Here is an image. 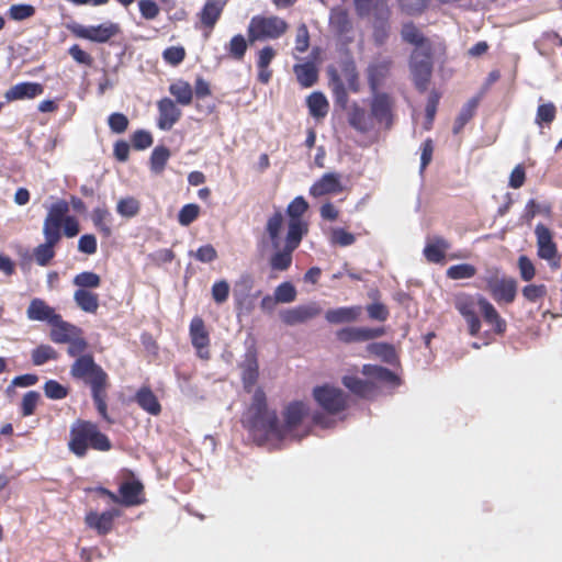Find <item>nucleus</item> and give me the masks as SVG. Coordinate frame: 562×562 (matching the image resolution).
I'll return each instance as SVG.
<instances>
[{
	"label": "nucleus",
	"instance_id": "nucleus-36",
	"mask_svg": "<svg viewBox=\"0 0 562 562\" xmlns=\"http://www.w3.org/2000/svg\"><path fill=\"white\" fill-rule=\"evenodd\" d=\"M306 104L310 114L315 119L325 117L329 110V103L326 97L319 91L311 93L306 99Z\"/></svg>",
	"mask_w": 562,
	"mask_h": 562
},
{
	"label": "nucleus",
	"instance_id": "nucleus-20",
	"mask_svg": "<svg viewBox=\"0 0 562 562\" xmlns=\"http://www.w3.org/2000/svg\"><path fill=\"white\" fill-rule=\"evenodd\" d=\"M342 190L341 175L327 172L311 186L310 194L319 198L327 194H339Z\"/></svg>",
	"mask_w": 562,
	"mask_h": 562
},
{
	"label": "nucleus",
	"instance_id": "nucleus-8",
	"mask_svg": "<svg viewBox=\"0 0 562 562\" xmlns=\"http://www.w3.org/2000/svg\"><path fill=\"white\" fill-rule=\"evenodd\" d=\"M434 48H414L409 58V68L416 89L425 92L428 88L434 67Z\"/></svg>",
	"mask_w": 562,
	"mask_h": 562
},
{
	"label": "nucleus",
	"instance_id": "nucleus-18",
	"mask_svg": "<svg viewBox=\"0 0 562 562\" xmlns=\"http://www.w3.org/2000/svg\"><path fill=\"white\" fill-rule=\"evenodd\" d=\"M157 126L161 131H169L180 120L182 112L170 98H162L157 102Z\"/></svg>",
	"mask_w": 562,
	"mask_h": 562
},
{
	"label": "nucleus",
	"instance_id": "nucleus-49",
	"mask_svg": "<svg viewBox=\"0 0 562 562\" xmlns=\"http://www.w3.org/2000/svg\"><path fill=\"white\" fill-rule=\"evenodd\" d=\"M279 303H291L296 299V289L291 282H282L274 290Z\"/></svg>",
	"mask_w": 562,
	"mask_h": 562
},
{
	"label": "nucleus",
	"instance_id": "nucleus-33",
	"mask_svg": "<svg viewBox=\"0 0 562 562\" xmlns=\"http://www.w3.org/2000/svg\"><path fill=\"white\" fill-rule=\"evenodd\" d=\"M135 402L151 415L156 416L161 412V405L149 386L144 385L136 392Z\"/></svg>",
	"mask_w": 562,
	"mask_h": 562
},
{
	"label": "nucleus",
	"instance_id": "nucleus-64",
	"mask_svg": "<svg viewBox=\"0 0 562 562\" xmlns=\"http://www.w3.org/2000/svg\"><path fill=\"white\" fill-rule=\"evenodd\" d=\"M139 12L146 20H154L158 16L160 9L153 0H140L138 2Z\"/></svg>",
	"mask_w": 562,
	"mask_h": 562
},
{
	"label": "nucleus",
	"instance_id": "nucleus-6",
	"mask_svg": "<svg viewBox=\"0 0 562 562\" xmlns=\"http://www.w3.org/2000/svg\"><path fill=\"white\" fill-rule=\"evenodd\" d=\"M68 447L78 457H83L88 448L105 451V435L91 422L78 419L70 427Z\"/></svg>",
	"mask_w": 562,
	"mask_h": 562
},
{
	"label": "nucleus",
	"instance_id": "nucleus-5",
	"mask_svg": "<svg viewBox=\"0 0 562 562\" xmlns=\"http://www.w3.org/2000/svg\"><path fill=\"white\" fill-rule=\"evenodd\" d=\"M326 72L328 76V86L331 90L335 103L341 109H346L348 103V92L342 77L348 83L350 90L353 92L359 90V75L353 59L345 58L338 63V66L329 65Z\"/></svg>",
	"mask_w": 562,
	"mask_h": 562
},
{
	"label": "nucleus",
	"instance_id": "nucleus-53",
	"mask_svg": "<svg viewBox=\"0 0 562 562\" xmlns=\"http://www.w3.org/2000/svg\"><path fill=\"white\" fill-rule=\"evenodd\" d=\"M557 116L555 105L551 102L540 104L537 109L536 123L538 125L551 124Z\"/></svg>",
	"mask_w": 562,
	"mask_h": 562
},
{
	"label": "nucleus",
	"instance_id": "nucleus-56",
	"mask_svg": "<svg viewBox=\"0 0 562 562\" xmlns=\"http://www.w3.org/2000/svg\"><path fill=\"white\" fill-rule=\"evenodd\" d=\"M108 125L113 133L122 134L128 128L130 121L125 114L115 112L108 117Z\"/></svg>",
	"mask_w": 562,
	"mask_h": 562
},
{
	"label": "nucleus",
	"instance_id": "nucleus-22",
	"mask_svg": "<svg viewBox=\"0 0 562 562\" xmlns=\"http://www.w3.org/2000/svg\"><path fill=\"white\" fill-rule=\"evenodd\" d=\"M358 16L366 18L373 14L375 20L383 23L389 21L391 11L385 0H353Z\"/></svg>",
	"mask_w": 562,
	"mask_h": 562
},
{
	"label": "nucleus",
	"instance_id": "nucleus-2",
	"mask_svg": "<svg viewBox=\"0 0 562 562\" xmlns=\"http://www.w3.org/2000/svg\"><path fill=\"white\" fill-rule=\"evenodd\" d=\"M308 210V203L303 196L294 198L286 206L289 217L284 245L281 248V233L284 226V214L278 209L268 218L265 225L267 236L273 252L269 258V267L272 271H286L293 261V252L301 245L302 239L308 233V224L303 218Z\"/></svg>",
	"mask_w": 562,
	"mask_h": 562
},
{
	"label": "nucleus",
	"instance_id": "nucleus-34",
	"mask_svg": "<svg viewBox=\"0 0 562 562\" xmlns=\"http://www.w3.org/2000/svg\"><path fill=\"white\" fill-rule=\"evenodd\" d=\"M293 71L295 74L297 82L303 88H310L317 82L318 70L316 66L311 61L294 65Z\"/></svg>",
	"mask_w": 562,
	"mask_h": 562
},
{
	"label": "nucleus",
	"instance_id": "nucleus-39",
	"mask_svg": "<svg viewBox=\"0 0 562 562\" xmlns=\"http://www.w3.org/2000/svg\"><path fill=\"white\" fill-rule=\"evenodd\" d=\"M74 300L87 313H94L99 307L98 295L89 290L78 289L74 294Z\"/></svg>",
	"mask_w": 562,
	"mask_h": 562
},
{
	"label": "nucleus",
	"instance_id": "nucleus-54",
	"mask_svg": "<svg viewBox=\"0 0 562 562\" xmlns=\"http://www.w3.org/2000/svg\"><path fill=\"white\" fill-rule=\"evenodd\" d=\"M100 283L101 278L98 274L89 271L81 272L74 278V284L85 290L97 288L100 285Z\"/></svg>",
	"mask_w": 562,
	"mask_h": 562
},
{
	"label": "nucleus",
	"instance_id": "nucleus-44",
	"mask_svg": "<svg viewBox=\"0 0 562 562\" xmlns=\"http://www.w3.org/2000/svg\"><path fill=\"white\" fill-rule=\"evenodd\" d=\"M248 44L241 34L234 35L226 45V52L235 60H243L247 52Z\"/></svg>",
	"mask_w": 562,
	"mask_h": 562
},
{
	"label": "nucleus",
	"instance_id": "nucleus-55",
	"mask_svg": "<svg viewBox=\"0 0 562 562\" xmlns=\"http://www.w3.org/2000/svg\"><path fill=\"white\" fill-rule=\"evenodd\" d=\"M186 55L183 46H170L162 52L164 60L171 66L180 65L184 60Z\"/></svg>",
	"mask_w": 562,
	"mask_h": 562
},
{
	"label": "nucleus",
	"instance_id": "nucleus-41",
	"mask_svg": "<svg viewBox=\"0 0 562 562\" xmlns=\"http://www.w3.org/2000/svg\"><path fill=\"white\" fill-rule=\"evenodd\" d=\"M71 30L72 33L80 38H87L100 43L105 42V27H103V25L83 26L77 24L72 26Z\"/></svg>",
	"mask_w": 562,
	"mask_h": 562
},
{
	"label": "nucleus",
	"instance_id": "nucleus-25",
	"mask_svg": "<svg viewBox=\"0 0 562 562\" xmlns=\"http://www.w3.org/2000/svg\"><path fill=\"white\" fill-rule=\"evenodd\" d=\"M393 66L391 58L373 61L367 69L368 85L371 92L379 91L384 80L389 77Z\"/></svg>",
	"mask_w": 562,
	"mask_h": 562
},
{
	"label": "nucleus",
	"instance_id": "nucleus-30",
	"mask_svg": "<svg viewBox=\"0 0 562 562\" xmlns=\"http://www.w3.org/2000/svg\"><path fill=\"white\" fill-rule=\"evenodd\" d=\"M449 249L450 244L448 240H446L443 237L435 236L426 244L423 252L427 261L432 263H440L445 260L446 252Z\"/></svg>",
	"mask_w": 562,
	"mask_h": 562
},
{
	"label": "nucleus",
	"instance_id": "nucleus-17",
	"mask_svg": "<svg viewBox=\"0 0 562 562\" xmlns=\"http://www.w3.org/2000/svg\"><path fill=\"white\" fill-rule=\"evenodd\" d=\"M384 335V327H344L336 331L337 339L344 344L369 341Z\"/></svg>",
	"mask_w": 562,
	"mask_h": 562
},
{
	"label": "nucleus",
	"instance_id": "nucleus-27",
	"mask_svg": "<svg viewBox=\"0 0 562 562\" xmlns=\"http://www.w3.org/2000/svg\"><path fill=\"white\" fill-rule=\"evenodd\" d=\"M44 92V88L41 83L37 82H21L12 86L4 93V99L7 102L23 100V99H33L37 95H41Z\"/></svg>",
	"mask_w": 562,
	"mask_h": 562
},
{
	"label": "nucleus",
	"instance_id": "nucleus-51",
	"mask_svg": "<svg viewBox=\"0 0 562 562\" xmlns=\"http://www.w3.org/2000/svg\"><path fill=\"white\" fill-rule=\"evenodd\" d=\"M517 267L522 281L529 282L536 277V267L528 256H519L517 260Z\"/></svg>",
	"mask_w": 562,
	"mask_h": 562
},
{
	"label": "nucleus",
	"instance_id": "nucleus-61",
	"mask_svg": "<svg viewBox=\"0 0 562 562\" xmlns=\"http://www.w3.org/2000/svg\"><path fill=\"white\" fill-rule=\"evenodd\" d=\"M402 10L408 15L420 14L427 8V0H398Z\"/></svg>",
	"mask_w": 562,
	"mask_h": 562
},
{
	"label": "nucleus",
	"instance_id": "nucleus-28",
	"mask_svg": "<svg viewBox=\"0 0 562 562\" xmlns=\"http://www.w3.org/2000/svg\"><path fill=\"white\" fill-rule=\"evenodd\" d=\"M361 313L362 307L359 305L342 306L326 311L325 319L330 324L352 323L360 317Z\"/></svg>",
	"mask_w": 562,
	"mask_h": 562
},
{
	"label": "nucleus",
	"instance_id": "nucleus-12",
	"mask_svg": "<svg viewBox=\"0 0 562 562\" xmlns=\"http://www.w3.org/2000/svg\"><path fill=\"white\" fill-rule=\"evenodd\" d=\"M108 498L116 505L134 507L143 505L146 502L144 485L139 480H127L121 483L119 494L108 490Z\"/></svg>",
	"mask_w": 562,
	"mask_h": 562
},
{
	"label": "nucleus",
	"instance_id": "nucleus-60",
	"mask_svg": "<svg viewBox=\"0 0 562 562\" xmlns=\"http://www.w3.org/2000/svg\"><path fill=\"white\" fill-rule=\"evenodd\" d=\"M44 393L48 398L61 400L67 396V390L55 380H49L44 385Z\"/></svg>",
	"mask_w": 562,
	"mask_h": 562
},
{
	"label": "nucleus",
	"instance_id": "nucleus-42",
	"mask_svg": "<svg viewBox=\"0 0 562 562\" xmlns=\"http://www.w3.org/2000/svg\"><path fill=\"white\" fill-rule=\"evenodd\" d=\"M477 108V100L471 99L469 100L461 109L459 115L456 117L452 132L453 134H459L465 124L474 116L475 110Z\"/></svg>",
	"mask_w": 562,
	"mask_h": 562
},
{
	"label": "nucleus",
	"instance_id": "nucleus-23",
	"mask_svg": "<svg viewBox=\"0 0 562 562\" xmlns=\"http://www.w3.org/2000/svg\"><path fill=\"white\" fill-rule=\"evenodd\" d=\"M225 0H206L201 11L198 13L199 22L202 29L211 33L221 19L225 8Z\"/></svg>",
	"mask_w": 562,
	"mask_h": 562
},
{
	"label": "nucleus",
	"instance_id": "nucleus-10",
	"mask_svg": "<svg viewBox=\"0 0 562 562\" xmlns=\"http://www.w3.org/2000/svg\"><path fill=\"white\" fill-rule=\"evenodd\" d=\"M486 289L498 304H512L517 295L518 282L513 277L498 276V272L485 278Z\"/></svg>",
	"mask_w": 562,
	"mask_h": 562
},
{
	"label": "nucleus",
	"instance_id": "nucleus-26",
	"mask_svg": "<svg viewBox=\"0 0 562 562\" xmlns=\"http://www.w3.org/2000/svg\"><path fill=\"white\" fill-rule=\"evenodd\" d=\"M59 314L55 312V308L49 306L44 300L35 297L31 300L26 310V317L33 322H45L52 324L58 321Z\"/></svg>",
	"mask_w": 562,
	"mask_h": 562
},
{
	"label": "nucleus",
	"instance_id": "nucleus-1",
	"mask_svg": "<svg viewBox=\"0 0 562 562\" xmlns=\"http://www.w3.org/2000/svg\"><path fill=\"white\" fill-rule=\"evenodd\" d=\"M307 413L305 403L294 401L284 408V423L281 424L277 412L268 408L265 391L257 387L251 403L243 414L241 424L258 445H263L268 440L285 439L302 423Z\"/></svg>",
	"mask_w": 562,
	"mask_h": 562
},
{
	"label": "nucleus",
	"instance_id": "nucleus-62",
	"mask_svg": "<svg viewBox=\"0 0 562 562\" xmlns=\"http://www.w3.org/2000/svg\"><path fill=\"white\" fill-rule=\"evenodd\" d=\"M310 46V33L305 24H301L296 30L295 49L299 53H305Z\"/></svg>",
	"mask_w": 562,
	"mask_h": 562
},
{
	"label": "nucleus",
	"instance_id": "nucleus-50",
	"mask_svg": "<svg viewBox=\"0 0 562 562\" xmlns=\"http://www.w3.org/2000/svg\"><path fill=\"white\" fill-rule=\"evenodd\" d=\"M131 142L134 149L145 150L153 145L154 138L150 132L137 130L132 134Z\"/></svg>",
	"mask_w": 562,
	"mask_h": 562
},
{
	"label": "nucleus",
	"instance_id": "nucleus-40",
	"mask_svg": "<svg viewBox=\"0 0 562 562\" xmlns=\"http://www.w3.org/2000/svg\"><path fill=\"white\" fill-rule=\"evenodd\" d=\"M367 351L380 358L383 362L394 363L396 360V352L393 345L387 342H372L367 346Z\"/></svg>",
	"mask_w": 562,
	"mask_h": 562
},
{
	"label": "nucleus",
	"instance_id": "nucleus-63",
	"mask_svg": "<svg viewBox=\"0 0 562 562\" xmlns=\"http://www.w3.org/2000/svg\"><path fill=\"white\" fill-rule=\"evenodd\" d=\"M194 257L200 262L209 263L217 258V251L213 245L206 244L196 249Z\"/></svg>",
	"mask_w": 562,
	"mask_h": 562
},
{
	"label": "nucleus",
	"instance_id": "nucleus-11",
	"mask_svg": "<svg viewBox=\"0 0 562 562\" xmlns=\"http://www.w3.org/2000/svg\"><path fill=\"white\" fill-rule=\"evenodd\" d=\"M313 396L317 404L329 414H338L348 406V396L346 393L335 386L322 385L313 390Z\"/></svg>",
	"mask_w": 562,
	"mask_h": 562
},
{
	"label": "nucleus",
	"instance_id": "nucleus-13",
	"mask_svg": "<svg viewBox=\"0 0 562 562\" xmlns=\"http://www.w3.org/2000/svg\"><path fill=\"white\" fill-rule=\"evenodd\" d=\"M189 336L192 347L195 349L196 357L207 361L211 359V338L210 331L201 316H194L189 325Z\"/></svg>",
	"mask_w": 562,
	"mask_h": 562
},
{
	"label": "nucleus",
	"instance_id": "nucleus-57",
	"mask_svg": "<svg viewBox=\"0 0 562 562\" xmlns=\"http://www.w3.org/2000/svg\"><path fill=\"white\" fill-rule=\"evenodd\" d=\"M35 13V8L31 4H12L9 9V16L14 21H23Z\"/></svg>",
	"mask_w": 562,
	"mask_h": 562
},
{
	"label": "nucleus",
	"instance_id": "nucleus-29",
	"mask_svg": "<svg viewBox=\"0 0 562 562\" xmlns=\"http://www.w3.org/2000/svg\"><path fill=\"white\" fill-rule=\"evenodd\" d=\"M50 326L49 337L56 344H67L71 338L80 335V329L63 321L60 315L58 316V321L53 322Z\"/></svg>",
	"mask_w": 562,
	"mask_h": 562
},
{
	"label": "nucleus",
	"instance_id": "nucleus-47",
	"mask_svg": "<svg viewBox=\"0 0 562 562\" xmlns=\"http://www.w3.org/2000/svg\"><path fill=\"white\" fill-rule=\"evenodd\" d=\"M58 353L49 345H40L32 351V361L35 366H43L49 360L57 359Z\"/></svg>",
	"mask_w": 562,
	"mask_h": 562
},
{
	"label": "nucleus",
	"instance_id": "nucleus-35",
	"mask_svg": "<svg viewBox=\"0 0 562 562\" xmlns=\"http://www.w3.org/2000/svg\"><path fill=\"white\" fill-rule=\"evenodd\" d=\"M329 23L338 35H345L352 30L348 11L341 7L331 9Z\"/></svg>",
	"mask_w": 562,
	"mask_h": 562
},
{
	"label": "nucleus",
	"instance_id": "nucleus-19",
	"mask_svg": "<svg viewBox=\"0 0 562 562\" xmlns=\"http://www.w3.org/2000/svg\"><path fill=\"white\" fill-rule=\"evenodd\" d=\"M321 312L322 308L316 303H311L285 310L280 314V317L285 325L294 326L318 316Z\"/></svg>",
	"mask_w": 562,
	"mask_h": 562
},
{
	"label": "nucleus",
	"instance_id": "nucleus-24",
	"mask_svg": "<svg viewBox=\"0 0 562 562\" xmlns=\"http://www.w3.org/2000/svg\"><path fill=\"white\" fill-rule=\"evenodd\" d=\"M349 125L359 133L367 134L374 128V119L358 103H352L347 114Z\"/></svg>",
	"mask_w": 562,
	"mask_h": 562
},
{
	"label": "nucleus",
	"instance_id": "nucleus-21",
	"mask_svg": "<svg viewBox=\"0 0 562 562\" xmlns=\"http://www.w3.org/2000/svg\"><path fill=\"white\" fill-rule=\"evenodd\" d=\"M477 307L483 321L491 326L496 335H504L507 328L506 321L501 316L495 306L484 296H477Z\"/></svg>",
	"mask_w": 562,
	"mask_h": 562
},
{
	"label": "nucleus",
	"instance_id": "nucleus-4",
	"mask_svg": "<svg viewBox=\"0 0 562 562\" xmlns=\"http://www.w3.org/2000/svg\"><path fill=\"white\" fill-rule=\"evenodd\" d=\"M70 373L90 386L98 412L105 418V372L103 369L94 362L92 356L83 355L74 362Z\"/></svg>",
	"mask_w": 562,
	"mask_h": 562
},
{
	"label": "nucleus",
	"instance_id": "nucleus-16",
	"mask_svg": "<svg viewBox=\"0 0 562 562\" xmlns=\"http://www.w3.org/2000/svg\"><path fill=\"white\" fill-rule=\"evenodd\" d=\"M69 212V205L66 201H58L54 203L44 221L43 234L49 235L50 237H61L60 228L65 223L67 213Z\"/></svg>",
	"mask_w": 562,
	"mask_h": 562
},
{
	"label": "nucleus",
	"instance_id": "nucleus-9",
	"mask_svg": "<svg viewBox=\"0 0 562 562\" xmlns=\"http://www.w3.org/2000/svg\"><path fill=\"white\" fill-rule=\"evenodd\" d=\"M537 256L546 260L551 269L557 270L561 267V256L558 246L553 240V233L544 224L539 223L535 227Z\"/></svg>",
	"mask_w": 562,
	"mask_h": 562
},
{
	"label": "nucleus",
	"instance_id": "nucleus-43",
	"mask_svg": "<svg viewBox=\"0 0 562 562\" xmlns=\"http://www.w3.org/2000/svg\"><path fill=\"white\" fill-rule=\"evenodd\" d=\"M170 150L166 146H156L150 155V169L155 173H160L164 171L168 159L170 158Z\"/></svg>",
	"mask_w": 562,
	"mask_h": 562
},
{
	"label": "nucleus",
	"instance_id": "nucleus-58",
	"mask_svg": "<svg viewBox=\"0 0 562 562\" xmlns=\"http://www.w3.org/2000/svg\"><path fill=\"white\" fill-rule=\"evenodd\" d=\"M117 212L126 217H133L139 212V203L134 198L122 199L117 203Z\"/></svg>",
	"mask_w": 562,
	"mask_h": 562
},
{
	"label": "nucleus",
	"instance_id": "nucleus-32",
	"mask_svg": "<svg viewBox=\"0 0 562 562\" xmlns=\"http://www.w3.org/2000/svg\"><path fill=\"white\" fill-rule=\"evenodd\" d=\"M254 281L251 277L244 276L236 283L234 296L236 299L237 308L250 312L252 310V300L249 297V292L252 289Z\"/></svg>",
	"mask_w": 562,
	"mask_h": 562
},
{
	"label": "nucleus",
	"instance_id": "nucleus-14",
	"mask_svg": "<svg viewBox=\"0 0 562 562\" xmlns=\"http://www.w3.org/2000/svg\"><path fill=\"white\" fill-rule=\"evenodd\" d=\"M454 307L464 318L468 325L469 334L476 337L482 328L481 319L476 313L477 299L467 293H460L454 296Z\"/></svg>",
	"mask_w": 562,
	"mask_h": 562
},
{
	"label": "nucleus",
	"instance_id": "nucleus-37",
	"mask_svg": "<svg viewBox=\"0 0 562 562\" xmlns=\"http://www.w3.org/2000/svg\"><path fill=\"white\" fill-rule=\"evenodd\" d=\"M44 236L45 243L38 245L33 252L34 258L40 266H47L49 263L55 256L54 247L60 239L57 237H50L49 235Z\"/></svg>",
	"mask_w": 562,
	"mask_h": 562
},
{
	"label": "nucleus",
	"instance_id": "nucleus-7",
	"mask_svg": "<svg viewBox=\"0 0 562 562\" xmlns=\"http://www.w3.org/2000/svg\"><path fill=\"white\" fill-rule=\"evenodd\" d=\"M286 21L277 15H255L251 18L247 34L250 43L263 40H277L286 33Z\"/></svg>",
	"mask_w": 562,
	"mask_h": 562
},
{
	"label": "nucleus",
	"instance_id": "nucleus-31",
	"mask_svg": "<svg viewBox=\"0 0 562 562\" xmlns=\"http://www.w3.org/2000/svg\"><path fill=\"white\" fill-rule=\"evenodd\" d=\"M402 40L405 43L412 44L415 48H429L432 43L427 38L423 32L413 23H404L401 30Z\"/></svg>",
	"mask_w": 562,
	"mask_h": 562
},
{
	"label": "nucleus",
	"instance_id": "nucleus-38",
	"mask_svg": "<svg viewBox=\"0 0 562 562\" xmlns=\"http://www.w3.org/2000/svg\"><path fill=\"white\" fill-rule=\"evenodd\" d=\"M169 92L176 98L177 103L189 105L193 99V89L191 85L184 80H178L169 86Z\"/></svg>",
	"mask_w": 562,
	"mask_h": 562
},
{
	"label": "nucleus",
	"instance_id": "nucleus-3",
	"mask_svg": "<svg viewBox=\"0 0 562 562\" xmlns=\"http://www.w3.org/2000/svg\"><path fill=\"white\" fill-rule=\"evenodd\" d=\"M361 373L368 379L363 380L357 375H344L341 383L352 394L362 398H371L376 394L378 385L375 382L391 386H398L401 384L400 378L393 371L381 366L363 364Z\"/></svg>",
	"mask_w": 562,
	"mask_h": 562
},
{
	"label": "nucleus",
	"instance_id": "nucleus-15",
	"mask_svg": "<svg viewBox=\"0 0 562 562\" xmlns=\"http://www.w3.org/2000/svg\"><path fill=\"white\" fill-rule=\"evenodd\" d=\"M371 93L370 111L374 121L380 124H384L386 128H390L394 119V98L391 94L381 91Z\"/></svg>",
	"mask_w": 562,
	"mask_h": 562
},
{
	"label": "nucleus",
	"instance_id": "nucleus-48",
	"mask_svg": "<svg viewBox=\"0 0 562 562\" xmlns=\"http://www.w3.org/2000/svg\"><path fill=\"white\" fill-rule=\"evenodd\" d=\"M200 214V206L194 203L186 204L181 207L178 213V222L182 226H189L192 224Z\"/></svg>",
	"mask_w": 562,
	"mask_h": 562
},
{
	"label": "nucleus",
	"instance_id": "nucleus-59",
	"mask_svg": "<svg viewBox=\"0 0 562 562\" xmlns=\"http://www.w3.org/2000/svg\"><path fill=\"white\" fill-rule=\"evenodd\" d=\"M229 295V284L226 280H220L212 285V297L217 304H223Z\"/></svg>",
	"mask_w": 562,
	"mask_h": 562
},
{
	"label": "nucleus",
	"instance_id": "nucleus-52",
	"mask_svg": "<svg viewBox=\"0 0 562 562\" xmlns=\"http://www.w3.org/2000/svg\"><path fill=\"white\" fill-rule=\"evenodd\" d=\"M522 296L530 303H537L546 297L548 290L544 284H527L521 290Z\"/></svg>",
	"mask_w": 562,
	"mask_h": 562
},
{
	"label": "nucleus",
	"instance_id": "nucleus-46",
	"mask_svg": "<svg viewBox=\"0 0 562 562\" xmlns=\"http://www.w3.org/2000/svg\"><path fill=\"white\" fill-rule=\"evenodd\" d=\"M446 274L451 280L470 279L476 274V268L470 263H459L449 267Z\"/></svg>",
	"mask_w": 562,
	"mask_h": 562
},
{
	"label": "nucleus",
	"instance_id": "nucleus-45",
	"mask_svg": "<svg viewBox=\"0 0 562 562\" xmlns=\"http://www.w3.org/2000/svg\"><path fill=\"white\" fill-rule=\"evenodd\" d=\"M258 376L259 370L257 360L254 359L248 361L247 364L244 367L241 373L243 386L247 393L252 392V389L258 380Z\"/></svg>",
	"mask_w": 562,
	"mask_h": 562
}]
</instances>
